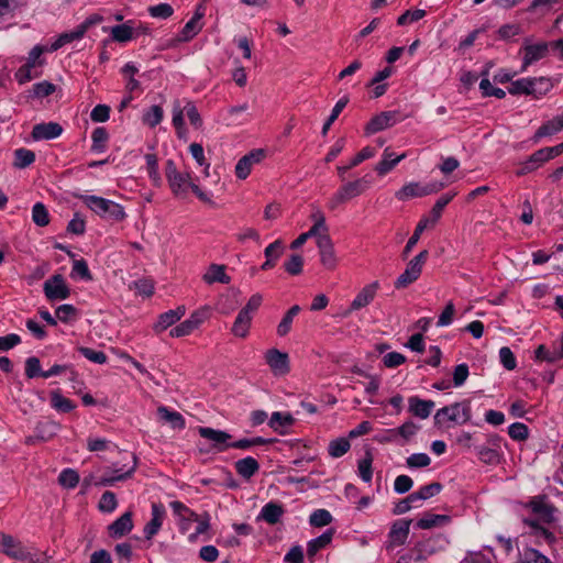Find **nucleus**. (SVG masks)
I'll use <instances>...</instances> for the list:
<instances>
[{"instance_id":"864d4df0","label":"nucleus","mask_w":563,"mask_h":563,"mask_svg":"<svg viewBox=\"0 0 563 563\" xmlns=\"http://www.w3.org/2000/svg\"><path fill=\"white\" fill-rule=\"evenodd\" d=\"M58 483L65 488H75L79 483V474L73 468L60 472Z\"/></svg>"},{"instance_id":"e433bc0d","label":"nucleus","mask_w":563,"mask_h":563,"mask_svg":"<svg viewBox=\"0 0 563 563\" xmlns=\"http://www.w3.org/2000/svg\"><path fill=\"white\" fill-rule=\"evenodd\" d=\"M252 316H246V311H240L232 325V333L239 338H245L249 333Z\"/></svg>"},{"instance_id":"1a4fd4ad","label":"nucleus","mask_w":563,"mask_h":563,"mask_svg":"<svg viewBox=\"0 0 563 563\" xmlns=\"http://www.w3.org/2000/svg\"><path fill=\"white\" fill-rule=\"evenodd\" d=\"M428 255V251L423 250L407 264L405 272L395 282L397 289L405 288L419 278Z\"/></svg>"},{"instance_id":"5701e85b","label":"nucleus","mask_w":563,"mask_h":563,"mask_svg":"<svg viewBox=\"0 0 563 563\" xmlns=\"http://www.w3.org/2000/svg\"><path fill=\"white\" fill-rule=\"evenodd\" d=\"M435 404L432 400H424L418 396H411L408 399V411L420 419H427Z\"/></svg>"},{"instance_id":"f03ea898","label":"nucleus","mask_w":563,"mask_h":563,"mask_svg":"<svg viewBox=\"0 0 563 563\" xmlns=\"http://www.w3.org/2000/svg\"><path fill=\"white\" fill-rule=\"evenodd\" d=\"M448 544V538L439 533L416 543L415 547L410 549L409 553L401 556L400 560L423 562L430 556L444 551Z\"/></svg>"},{"instance_id":"9d476101","label":"nucleus","mask_w":563,"mask_h":563,"mask_svg":"<svg viewBox=\"0 0 563 563\" xmlns=\"http://www.w3.org/2000/svg\"><path fill=\"white\" fill-rule=\"evenodd\" d=\"M1 552L14 560H27L31 554L23 543L11 534H1Z\"/></svg>"},{"instance_id":"a878e982","label":"nucleus","mask_w":563,"mask_h":563,"mask_svg":"<svg viewBox=\"0 0 563 563\" xmlns=\"http://www.w3.org/2000/svg\"><path fill=\"white\" fill-rule=\"evenodd\" d=\"M202 280L208 284L221 283L229 284L231 277L225 273V266L220 264H211L202 276Z\"/></svg>"},{"instance_id":"bf43d9fd","label":"nucleus","mask_w":563,"mask_h":563,"mask_svg":"<svg viewBox=\"0 0 563 563\" xmlns=\"http://www.w3.org/2000/svg\"><path fill=\"white\" fill-rule=\"evenodd\" d=\"M372 461L373 457L371 453L367 452L366 456L358 462V474L365 483H369L372 481Z\"/></svg>"},{"instance_id":"dca6fc26","label":"nucleus","mask_w":563,"mask_h":563,"mask_svg":"<svg viewBox=\"0 0 563 563\" xmlns=\"http://www.w3.org/2000/svg\"><path fill=\"white\" fill-rule=\"evenodd\" d=\"M265 361L276 376L286 375L290 371L288 354L277 349L267 350Z\"/></svg>"},{"instance_id":"2f4dec72","label":"nucleus","mask_w":563,"mask_h":563,"mask_svg":"<svg viewBox=\"0 0 563 563\" xmlns=\"http://www.w3.org/2000/svg\"><path fill=\"white\" fill-rule=\"evenodd\" d=\"M393 156L394 154L389 151V147L385 148L383 159L375 167V170L378 175H386L389 173L400 161L406 157V154H401L395 158Z\"/></svg>"},{"instance_id":"58836bf2","label":"nucleus","mask_w":563,"mask_h":563,"mask_svg":"<svg viewBox=\"0 0 563 563\" xmlns=\"http://www.w3.org/2000/svg\"><path fill=\"white\" fill-rule=\"evenodd\" d=\"M563 130V124L561 123L560 119L556 117L552 120L543 123L534 133L533 141L537 143L540 141V139L553 135L558 132Z\"/></svg>"},{"instance_id":"423d86ee","label":"nucleus","mask_w":563,"mask_h":563,"mask_svg":"<svg viewBox=\"0 0 563 563\" xmlns=\"http://www.w3.org/2000/svg\"><path fill=\"white\" fill-rule=\"evenodd\" d=\"M369 187V181L363 177L342 185L339 190L329 199L328 207L331 210L336 209L351 199L361 196Z\"/></svg>"},{"instance_id":"e2e57ef3","label":"nucleus","mask_w":563,"mask_h":563,"mask_svg":"<svg viewBox=\"0 0 563 563\" xmlns=\"http://www.w3.org/2000/svg\"><path fill=\"white\" fill-rule=\"evenodd\" d=\"M117 506L115 494L110 490L104 492L99 501V509L103 512H112Z\"/></svg>"},{"instance_id":"6ab92c4d","label":"nucleus","mask_w":563,"mask_h":563,"mask_svg":"<svg viewBox=\"0 0 563 563\" xmlns=\"http://www.w3.org/2000/svg\"><path fill=\"white\" fill-rule=\"evenodd\" d=\"M198 433L201 438L212 442L213 449L219 452H223L230 448L228 442L232 435L222 430H216L209 427H200Z\"/></svg>"},{"instance_id":"f3484780","label":"nucleus","mask_w":563,"mask_h":563,"mask_svg":"<svg viewBox=\"0 0 563 563\" xmlns=\"http://www.w3.org/2000/svg\"><path fill=\"white\" fill-rule=\"evenodd\" d=\"M320 254V262L327 269H334L336 266V256L334 246L329 233H323L317 241Z\"/></svg>"},{"instance_id":"bb28decb","label":"nucleus","mask_w":563,"mask_h":563,"mask_svg":"<svg viewBox=\"0 0 563 563\" xmlns=\"http://www.w3.org/2000/svg\"><path fill=\"white\" fill-rule=\"evenodd\" d=\"M284 512L285 509L283 505L275 501H269L263 506L260 514V518L269 525H276L277 522H279Z\"/></svg>"},{"instance_id":"473e14b6","label":"nucleus","mask_w":563,"mask_h":563,"mask_svg":"<svg viewBox=\"0 0 563 563\" xmlns=\"http://www.w3.org/2000/svg\"><path fill=\"white\" fill-rule=\"evenodd\" d=\"M333 537L332 530H327L318 538H314L308 542L307 547V555L309 559H313V556L328 544L331 543Z\"/></svg>"},{"instance_id":"aec40b11","label":"nucleus","mask_w":563,"mask_h":563,"mask_svg":"<svg viewBox=\"0 0 563 563\" xmlns=\"http://www.w3.org/2000/svg\"><path fill=\"white\" fill-rule=\"evenodd\" d=\"M263 150H254L241 157L235 165V175L239 179H245L252 169V166L260 163L264 157Z\"/></svg>"},{"instance_id":"393cba45","label":"nucleus","mask_w":563,"mask_h":563,"mask_svg":"<svg viewBox=\"0 0 563 563\" xmlns=\"http://www.w3.org/2000/svg\"><path fill=\"white\" fill-rule=\"evenodd\" d=\"M185 311H186L185 307L179 306L174 310H168V311L162 313L158 317L157 322L154 324V330L158 333L165 331L167 328H169L170 325L176 323L178 320H180L181 317L185 314Z\"/></svg>"},{"instance_id":"a211bd4d","label":"nucleus","mask_w":563,"mask_h":563,"mask_svg":"<svg viewBox=\"0 0 563 563\" xmlns=\"http://www.w3.org/2000/svg\"><path fill=\"white\" fill-rule=\"evenodd\" d=\"M410 523V519H400L393 523L388 533L387 549H393L406 543L409 536Z\"/></svg>"},{"instance_id":"13d9d810","label":"nucleus","mask_w":563,"mask_h":563,"mask_svg":"<svg viewBox=\"0 0 563 563\" xmlns=\"http://www.w3.org/2000/svg\"><path fill=\"white\" fill-rule=\"evenodd\" d=\"M111 35L114 41L123 43L132 38L133 30L126 24H119L111 29Z\"/></svg>"},{"instance_id":"8fccbe9b","label":"nucleus","mask_w":563,"mask_h":563,"mask_svg":"<svg viewBox=\"0 0 563 563\" xmlns=\"http://www.w3.org/2000/svg\"><path fill=\"white\" fill-rule=\"evenodd\" d=\"M442 490V484L434 482L429 485L422 486L418 492L412 493L416 500H427Z\"/></svg>"},{"instance_id":"4468645a","label":"nucleus","mask_w":563,"mask_h":563,"mask_svg":"<svg viewBox=\"0 0 563 563\" xmlns=\"http://www.w3.org/2000/svg\"><path fill=\"white\" fill-rule=\"evenodd\" d=\"M208 318V309H200L191 313V316L170 330L173 338H180L190 334Z\"/></svg>"},{"instance_id":"c9c22d12","label":"nucleus","mask_w":563,"mask_h":563,"mask_svg":"<svg viewBox=\"0 0 563 563\" xmlns=\"http://www.w3.org/2000/svg\"><path fill=\"white\" fill-rule=\"evenodd\" d=\"M449 522L450 517L446 515H434L428 512L416 522V526L420 529H431L433 527L444 526Z\"/></svg>"},{"instance_id":"5fc2aeb1","label":"nucleus","mask_w":563,"mask_h":563,"mask_svg":"<svg viewBox=\"0 0 563 563\" xmlns=\"http://www.w3.org/2000/svg\"><path fill=\"white\" fill-rule=\"evenodd\" d=\"M272 441L273 440H271V439H264L262 437H256L253 439H241V440H238L234 442H230L229 445H230V448H233V449L246 450L252 446L264 445V444L271 443Z\"/></svg>"},{"instance_id":"338daca9","label":"nucleus","mask_w":563,"mask_h":563,"mask_svg":"<svg viewBox=\"0 0 563 563\" xmlns=\"http://www.w3.org/2000/svg\"><path fill=\"white\" fill-rule=\"evenodd\" d=\"M303 258L301 255L291 254L289 260L284 264L286 272L290 275H299L302 272Z\"/></svg>"},{"instance_id":"72a5a7b5","label":"nucleus","mask_w":563,"mask_h":563,"mask_svg":"<svg viewBox=\"0 0 563 563\" xmlns=\"http://www.w3.org/2000/svg\"><path fill=\"white\" fill-rule=\"evenodd\" d=\"M374 155H375V150L374 148H372L369 146L364 147L361 152H358L354 156V158L346 166H338L336 167L340 178L342 180H344L345 179V173L347 170H350L351 168L357 166L358 164H361L365 159H368V158L373 157Z\"/></svg>"},{"instance_id":"de8ad7c7","label":"nucleus","mask_w":563,"mask_h":563,"mask_svg":"<svg viewBox=\"0 0 563 563\" xmlns=\"http://www.w3.org/2000/svg\"><path fill=\"white\" fill-rule=\"evenodd\" d=\"M92 145L91 151L93 152H103L106 148V143L109 139V134L107 130L102 126L96 128L91 134Z\"/></svg>"},{"instance_id":"7ed1b4c3","label":"nucleus","mask_w":563,"mask_h":563,"mask_svg":"<svg viewBox=\"0 0 563 563\" xmlns=\"http://www.w3.org/2000/svg\"><path fill=\"white\" fill-rule=\"evenodd\" d=\"M84 203L96 214L112 221H122L126 214L121 205L98 196H81Z\"/></svg>"},{"instance_id":"4c0bfd02","label":"nucleus","mask_w":563,"mask_h":563,"mask_svg":"<svg viewBox=\"0 0 563 563\" xmlns=\"http://www.w3.org/2000/svg\"><path fill=\"white\" fill-rule=\"evenodd\" d=\"M157 415L162 420L168 422L174 429L185 428V419L177 411H170L167 407L161 406L157 408Z\"/></svg>"},{"instance_id":"b1692460","label":"nucleus","mask_w":563,"mask_h":563,"mask_svg":"<svg viewBox=\"0 0 563 563\" xmlns=\"http://www.w3.org/2000/svg\"><path fill=\"white\" fill-rule=\"evenodd\" d=\"M165 516V508L161 504L152 505V519L144 527V536L151 540L161 529Z\"/></svg>"},{"instance_id":"2eb2a0df","label":"nucleus","mask_w":563,"mask_h":563,"mask_svg":"<svg viewBox=\"0 0 563 563\" xmlns=\"http://www.w3.org/2000/svg\"><path fill=\"white\" fill-rule=\"evenodd\" d=\"M378 289L379 283L377 280L364 286L355 296L349 309L343 312V317H347L351 312L367 307L374 300Z\"/></svg>"},{"instance_id":"a19ab883","label":"nucleus","mask_w":563,"mask_h":563,"mask_svg":"<svg viewBox=\"0 0 563 563\" xmlns=\"http://www.w3.org/2000/svg\"><path fill=\"white\" fill-rule=\"evenodd\" d=\"M13 167L23 169L29 167L35 162V153L31 150L21 147L14 151Z\"/></svg>"},{"instance_id":"9b49d317","label":"nucleus","mask_w":563,"mask_h":563,"mask_svg":"<svg viewBox=\"0 0 563 563\" xmlns=\"http://www.w3.org/2000/svg\"><path fill=\"white\" fill-rule=\"evenodd\" d=\"M44 294L48 300H64L70 296V289L60 274L53 275L44 283Z\"/></svg>"},{"instance_id":"0eeeda50","label":"nucleus","mask_w":563,"mask_h":563,"mask_svg":"<svg viewBox=\"0 0 563 563\" xmlns=\"http://www.w3.org/2000/svg\"><path fill=\"white\" fill-rule=\"evenodd\" d=\"M551 88L550 80L544 77L521 78L512 81L508 88L510 95H544Z\"/></svg>"},{"instance_id":"69168bd1","label":"nucleus","mask_w":563,"mask_h":563,"mask_svg":"<svg viewBox=\"0 0 563 563\" xmlns=\"http://www.w3.org/2000/svg\"><path fill=\"white\" fill-rule=\"evenodd\" d=\"M419 430V426L408 420L400 427L396 428L397 437L402 438L405 442L409 441Z\"/></svg>"},{"instance_id":"6e6d98bb","label":"nucleus","mask_w":563,"mask_h":563,"mask_svg":"<svg viewBox=\"0 0 563 563\" xmlns=\"http://www.w3.org/2000/svg\"><path fill=\"white\" fill-rule=\"evenodd\" d=\"M332 521L331 514L325 509L314 510L309 518V522L312 527H324Z\"/></svg>"},{"instance_id":"ddd939ff","label":"nucleus","mask_w":563,"mask_h":563,"mask_svg":"<svg viewBox=\"0 0 563 563\" xmlns=\"http://www.w3.org/2000/svg\"><path fill=\"white\" fill-rule=\"evenodd\" d=\"M399 121L400 118L398 111H383L371 119V121L365 126V133L367 135L375 134L395 125Z\"/></svg>"},{"instance_id":"c756f323","label":"nucleus","mask_w":563,"mask_h":563,"mask_svg":"<svg viewBox=\"0 0 563 563\" xmlns=\"http://www.w3.org/2000/svg\"><path fill=\"white\" fill-rule=\"evenodd\" d=\"M202 15V13L197 11L195 15L185 24L178 36L179 42H188L200 32L201 24L199 21L201 20Z\"/></svg>"},{"instance_id":"ea45409f","label":"nucleus","mask_w":563,"mask_h":563,"mask_svg":"<svg viewBox=\"0 0 563 563\" xmlns=\"http://www.w3.org/2000/svg\"><path fill=\"white\" fill-rule=\"evenodd\" d=\"M172 191L175 195L185 194L190 184V175L188 173H180L173 175L167 179Z\"/></svg>"},{"instance_id":"052dcab7","label":"nucleus","mask_w":563,"mask_h":563,"mask_svg":"<svg viewBox=\"0 0 563 563\" xmlns=\"http://www.w3.org/2000/svg\"><path fill=\"white\" fill-rule=\"evenodd\" d=\"M78 352L90 362L96 364H104L108 360L107 355L102 351H96L90 347L79 346Z\"/></svg>"},{"instance_id":"4be33fe9","label":"nucleus","mask_w":563,"mask_h":563,"mask_svg":"<svg viewBox=\"0 0 563 563\" xmlns=\"http://www.w3.org/2000/svg\"><path fill=\"white\" fill-rule=\"evenodd\" d=\"M132 529V512L126 511L108 527V532L111 538L118 539L128 534Z\"/></svg>"},{"instance_id":"a18cd8bd","label":"nucleus","mask_w":563,"mask_h":563,"mask_svg":"<svg viewBox=\"0 0 563 563\" xmlns=\"http://www.w3.org/2000/svg\"><path fill=\"white\" fill-rule=\"evenodd\" d=\"M57 424L52 421H40L35 427V433L38 441H47L56 433Z\"/></svg>"},{"instance_id":"f8f14e48","label":"nucleus","mask_w":563,"mask_h":563,"mask_svg":"<svg viewBox=\"0 0 563 563\" xmlns=\"http://www.w3.org/2000/svg\"><path fill=\"white\" fill-rule=\"evenodd\" d=\"M551 46V43L547 42H540L537 44H530L529 40L527 38L525 42V45L522 47L523 60L521 66V71L527 70V68L537 63L538 60L544 58L549 53V47Z\"/></svg>"},{"instance_id":"c03bdc74","label":"nucleus","mask_w":563,"mask_h":563,"mask_svg":"<svg viewBox=\"0 0 563 563\" xmlns=\"http://www.w3.org/2000/svg\"><path fill=\"white\" fill-rule=\"evenodd\" d=\"M163 117V108L161 106L154 104L144 112L142 120L144 124L154 128L162 122Z\"/></svg>"},{"instance_id":"603ef678","label":"nucleus","mask_w":563,"mask_h":563,"mask_svg":"<svg viewBox=\"0 0 563 563\" xmlns=\"http://www.w3.org/2000/svg\"><path fill=\"white\" fill-rule=\"evenodd\" d=\"M347 102H349V98L343 97L335 103L330 117L328 118V120L324 122V124L322 126V131H321L322 135H325L328 133L330 126L338 119V117L340 115L342 110L346 107Z\"/></svg>"},{"instance_id":"4d7b16f0","label":"nucleus","mask_w":563,"mask_h":563,"mask_svg":"<svg viewBox=\"0 0 563 563\" xmlns=\"http://www.w3.org/2000/svg\"><path fill=\"white\" fill-rule=\"evenodd\" d=\"M454 196L455 194H445L437 200L431 210V220L429 219V222L435 223L440 219L444 207L453 199Z\"/></svg>"},{"instance_id":"774afa93","label":"nucleus","mask_w":563,"mask_h":563,"mask_svg":"<svg viewBox=\"0 0 563 563\" xmlns=\"http://www.w3.org/2000/svg\"><path fill=\"white\" fill-rule=\"evenodd\" d=\"M518 563H551V561L539 551L527 549Z\"/></svg>"},{"instance_id":"37998d69","label":"nucleus","mask_w":563,"mask_h":563,"mask_svg":"<svg viewBox=\"0 0 563 563\" xmlns=\"http://www.w3.org/2000/svg\"><path fill=\"white\" fill-rule=\"evenodd\" d=\"M429 223V218H423L419 221V223L417 224L416 229H415V232L409 238L404 251H402V258H407V256L409 255V253L412 251V249L415 247V245L418 243L419 239H420V235L421 233L424 231V229L427 228Z\"/></svg>"},{"instance_id":"cd10ccee","label":"nucleus","mask_w":563,"mask_h":563,"mask_svg":"<svg viewBox=\"0 0 563 563\" xmlns=\"http://www.w3.org/2000/svg\"><path fill=\"white\" fill-rule=\"evenodd\" d=\"M295 418L289 412L275 411L272 413L268 426L279 434H285L284 428L291 427Z\"/></svg>"},{"instance_id":"412c9836","label":"nucleus","mask_w":563,"mask_h":563,"mask_svg":"<svg viewBox=\"0 0 563 563\" xmlns=\"http://www.w3.org/2000/svg\"><path fill=\"white\" fill-rule=\"evenodd\" d=\"M63 133V128L57 122L38 123L33 126L32 137L35 141L53 140Z\"/></svg>"},{"instance_id":"0e129e2a","label":"nucleus","mask_w":563,"mask_h":563,"mask_svg":"<svg viewBox=\"0 0 563 563\" xmlns=\"http://www.w3.org/2000/svg\"><path fill=\"white\" fill-rule=\"evenodd\" d=\"M479 89L482 90V95L484 97L494 96L498 99H503L506 96V92L500 88H495L488 78H483L479 82Z\"/></svg>"},{"instance_id":"f257e3e1","label":"nucleus","mask_w":563,"mask_h":563,"mask_svg":"<svg viewBox=\"0 0 563 563\" xmlns=\"http://www.w3.org/2000/svg\"><path fill=\"white\" fill-rule=\"evenodd\" d=\"M527 506L531 509L533 518H525L523 522L534 530L536 536L543 538L548 543H553L554 534L543 525H550L556 520L558 509L544 495L532 497Z\"/></svg>"},{"instance_id":"20e7f679","label":"nucleus","mask_w":563,"mask_h":563,"mask_svg":"<svg viewBox=\"0 0 563 563\" xmlns=\"http://www.w3.org/2000/svg\"><path fill=\"white\" fill-rule=\"evenodd\" d=\"M472 418L471 401L463 400L440 408L434 417V426L441 427L446 420L456 424H464Z\"/></svg>"},{"instance_id":"49530a36","label":"nucleus","mask_w":563,"mask_h":563,"mask_svg":"<svg viewBox=\"0 0 563 563\" xmlns=\"http://www.w3.org/2000/svg\"><path fill=\"white\" fill-rule=\"evenodd\" d=\"M351 448V444L345 438H338L329 443L328 452L332 457L343 456Z\"/></svg>"},{"instance_id":"c85d7f7f","label":"nucleus","mask_w":563,"mask_h":563,"mask_svg":"<svg viewBox=\"0 0 563 563\" xmlns=\"http://www.w3.org/2000/svg\"><path fill=\"white\" fill-rule=\"evenodd\" d=\"M234 467L240 476L249 479L258 472L260 464L254 457L247 456L236 461Z\"/></svg>"},{"instance_id":"f704fd0d","label":"nucleus","mask_w":563,"mask_h":563,"mask_svg":"<svg viewBox=\"0 0 563 563\" xmlns=\"http://www.w3.org/2000/svg\"><path fill=\"white\" fill-rule=\"evenodd\" d=\"M84 35V26L78 25L73 31L62 33L51 45L49 51L55 52L68 43L80 40Z\"/></svg>"},{"instance_id":"09e8293b","label":"nucleus","mask_w":563,"mask_h":563,"mask_svg":"<svg viewBox=\"0 0 563 563\" xmlns=\"http://www.w3.org/2000/svg\"><path fill=\"white\" fill-rule=\"evenodd\" d=\"M478 459L485 464H497L499 462V454L496 449L478 445L475 446Z\"/></svg>"},{"instance_id":"680f3d73","label":"nucleus","mask_w":563,"mask_h":563,"mask_svg":"<svg viewBox=\"0 0 563 563\" xmlns=\"http://www.w3.org/2000/svg\"><path fill=\"white\" fill-rule=\"evenodd\" d=\"M508 434L512 440L525 441L529 437V429L525 423L515 422L509 426Z\"/></svg>"},{"instance_id":"3c124183","label":"nucleus","mask_w":563,"mask_h":563,"mask_svg":"<svg viewBox=\"0 0 563 563\" xmlns=\"http://www.w3.org/2000/svg\"><path fill=\"white\" fill-rule=\"evenodd\" d=\"M32 220L38 227H45L49 223V214L42 202H36L32 208Z\"/></svg>"},{"instance_id":"6e6552de","label":"nucleus","mask_w":563,"mask_h":563,"mask_svg":"<svg viewBox=\"0 0 563 563\" xmlns=\"http://www.w3.org/2000/svg\"><path fill=\"white\" fill-rule=\"evenodd\" d=\"M444 183L438 181L429 183L426 185H421L419 183H409L396 191L395 197L400 201H405L411 198L424 197L438 192L444 188Z\"/></svg>"},{"instance_id":"79ce46f5","label":"nucleus","mask_w":563,"mask_h":563,"mask_svg":"<svg viewBox=\"0 0 563 563\" xmlns=\"http://www.w3.org/2000/svg\"><path fill=\"white\" fill-rule=\"evenodd\" d=\"M51 405L54 409L60 412H69L76 407L75 404L70 399L64 397L59 390H53L51 393Z\"/></svg>"},{"instance_id":"7c9ffc66","label":"nucleus","mask_w":563,"mask_h":563,"mask_svg":"<svg viewBox=\"0 0 563 563\" xmlns=\"http://www.w3.org/2000/svg\"><path fill=\"white\" fill-rule=\"evenodd\" d=\"M549 158L543 148L534 152L527 162L523 163L522 167L517 172V175L522 176L540 167L542 164L548 162Z\"/></svg>"},{"instance_id":"39448f33","label":"nucleus","mask_w":563,"mask_h":563,"mask_svg":"<svg viewBox=\"0 0 563 563\" xmlns=\"http://www.w3.org/2000/svg\"><path fill=\"white\" fill-rule=\"evenodd\" d=\"M137 465V459L133 453H125L121 462H115L111 466V471L114 475L101 476L95 482L96 486H112L118 481H124L129 478L135 471Z\"/></svg>"}]
</instances>
